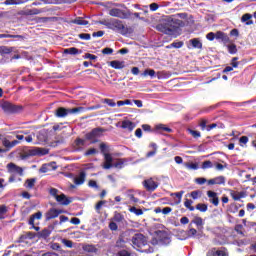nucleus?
Masks as SVG:
<instances>
[{
	"label": "nucleus",
	"instance_id": "f257e3e1",
	"mask_svg": "<svg viewBox=\"0 0 256 256\" xmlns=\"http://www.w3.org/2000/svg\"><path fill=\"white\" fill-rule=\"evenodd\" d=\"M183 25H185L183 20L174 18L158 24L156 26V29L157 31H160V33H164L165 35H175L179 27H183Z\"/></svg>",
	"mask_w": 256,
	"mask_h": 256
},
{
	"label": "nucleus",
	"instance_id": "f03ea898",
	"mask_svg": "<svg viewBox=\"0 0 256 256\" xmlns=\"http://www.w3.org/2000/svg\"><path fill=\"white\" fill-rule=\"evenodd\" d=\"M100 25H105L108 29L112 31H117L121 35H129V33H133V30L129 27L125 26V23L119 19H112L110 22H100Z\"/></svg>",
	"mask_w": 256,
	"mask_h": 256
},
{
	"label": "nucleus",
	"instance_id": "7ed1b4c3",
	"mask_svg": "<svg viewBox=\"0 0 256 256\" xmlns=\"http://www.w3.org/2000/svg\"><path fill=\"white\" fill-rule=\"evenodd\" d=\"M115 7H124L126 10H121L119 8H112L109 10L110 17H117L118 19H129L131 17V10L127 9L124 4L116 3Z\"/></svg>",
	"mask_w": 256,
	"mask_h": 256
},
{
	"label": "nucleus",
	"instance_id": "20e7f679",
	"mask_svg": "<svg viewBox=\"0 0 256 256\" xmlns=\"http://www.w3.org/2000/svg\"><path fill=\"white\" fill-rule=\"evenodd\" d=\"M81 111H85L84 107H76V108H65V107H59L55 111V115L59 117L60 119H63L67 117V115H77V113H81Z\"/></svg>",
	"mask_w": 256,
	"mask_h": 256
},
{
	"label": "nucleus",
	"instance_id": "39448f33",
	"mask_svg": "<svg viewBox=\"0 0 256 256\" xmlns=\"http://www.w3.org/2000/svg\"><path fill=\"white\" fill-rule=\"evenodd\" d=\"M103 133H105V129L102 127H97L92 129L90 132L85 134V139L87 141H91V143L95 144L99 142V137H102Z\"/></svg>",
	"mask_w": 256,
	"mask_h": 256
},
{
	"label": "nucleus",
	"instance_id": "423d86ee",
	"mask_svg": "<svg viewBox=\"0 0 256 256\" xmlns=\"http://www.w3.org/2000/svg\"><path fill=\"white\" fill-rule=\"evenodd\" d=\"M2 111H4V113H8V114H15V113H21V111H23V106L22 105H17V104H13L9 101H5L0 105Z\"/></svg>",
	"mask_w": 256,
	"mask_h": 256
},
{
	"label": "nucleus",
	"instance_id": "0eeeda50",
	"mask_svg": "<svg viewBox=\"0 0 256 256\" xmlns=\"http://www.w3.org/2000/svg\"><path fill=\"white\" fill-rule=\"evenodd\" d=\"M132 247L139 251V249H142V247H145L147 245V237L143 235L142 233H136L132 236Z\"/></svg>",
	"mask_w": 256,
	"mask_h": 256
},
{
	"label": "nucleus",
	"instance_id": "6e6552de",
	"mask_svg": "<svg viewBox=\"0 0 256 256\" xmlns=\"http://www.w3.org/2000/svg\"><path fill=\"white\" fill-rule=\"evenodd\" d=\"M62 213H65V210L57 209V208H50L45 213V221H51V219H57V217L62 215Z\"/></svg>",
	"mask_w": 256,
	"mask_h": 256
},
{
	"label": "nucleus",
	"instance_id": "1a4fd4ad",
	"mask_svg": "<svg viewBox=\"0 0 256 256\" xmlns=\"http://www.w3.org/2000/svg\"><path fill=\"white\" fill-rule=\"evenodd\" d=\"M42 218H43V212L38 211L30 216L28 225H31V229H34L35 231H39L41 228L39 226H35V219L39 221Z\"/></svg>",
	"mask_w": 256,
	"mask_h": 256
},
{
	"label": "nucleus",
	"instance_id": "9d476101",
	"mask_svg": "<svg viewBox=\"0 0 256 256\" xmlns=\"http://www.w3.org/2000/svg\"><path fill=\"white\" fill-rule=\"evenodd\" d=\"M143 186L147 191L153 192L159 187V184H157V182H155L153 178H149L143 181Z\"/></svg>",
	"mask_w": 256,
	"mask_h": 256
},
{
	"label": "nucleus",
	"instance_id": "9b49d317",
	"mask_svg": "<svg viewBox=\"0 0 256 256\" xmlns=\"http://www.w3.org/2000/svg\"><path fill=\"white\" fill-rule=\"evenodd\" d=\"M57 203H60V205H71L73 203V198L67 197V195L61 193L60 195L56 196Z\"/></svg>",
	"mask_w": 256,
	"mask_h": 256
},
{
	"label": "nucleus",
	"instance_id": "f8f14e48",
	"mask_svg": "<svg viewBox=\"0 0 256 256\" xmlns=\"http://www.w3.org/2000/svg\"><path fill=\"white\" fill-rule=\"evenodd\" d=\"M207 197L212 205L214 207H219V196H217V192L208 190L207 191Z\"/></svg>",
	"mask_w": 256,
	"mask_h": 256
},
{
	"label": "nucleus",
	"instance_id": "ddd939ff",
	"mask_svg": "<svg viewBox=\"0 0 256 256\" xmlns=\"http://www.w3.org/2000/svg\"><path fill=\"white\" fill-rule=\"evenodd\" d=\"M206 256H229V254H227L225 248H212L207 252Z\"/></svg>",
	"mask_w": 256,
	"mask_h": 256
},
{
	"label": "nucleus",
	"instance_id": "4468645a",
	"mask_svg": "<svg viewBox=\"0 0 256 256\" xmlns=\"http://www.w3.org/2000/svg\"><path fill=\"white\" fill-rule=\"evenodd\" d=\"M2 145H3V147H5L6 151H11V149H13V147H17V145H19V140L9 141V139L4 138L2 140Z\"/></svg>",
	"mask_w": 256,
	"mask_h": 256
},
{
	"label": "nucleus",
	"instance_id": "2eb2a0df",
	"mask_svg": "<svg viewBox=\"0 0 256 256\" xmlns=\"http://www.w3.org/2000/svg\"><path fill=\"white\" fill-rule=\"evenodd\" d=\"M43 13V10L33 8V9H27V10H22L18 12V15H24L26 17L32 16V15H41Z\"/></svg>",
	"mask_w": 256,
	"mask_h": 256
},
{
	"label": "nucleus",
	"instance_id": "dca6fc26",
	"mask_svg": "<svg viewBox=\"0 0 256 256\" xmlns=\"http://www.w3.org/2000/svg\"><path fill=\"white\" fill-rule=\"evenodd\" d=\"M155 133H173V129L167 127L165 124H157L154 128Z\"/></svg>",
	"mask_w": 256,
	"mask_h": 256
},
{
	"label": "nucleus",
	"instance_id": "f3484780",
	"mask_svg": "<svg viewBox=\"0 0 256 256\" xmlns=\"http://www.w3.org/2000/svg\"><path fill=\"white\" fill-rule=\"evenodd\" d=\"M113 167V156L109 153H104L103 169H111Z\"/></svg>",
	"mask_w": 256,
	"mask_h": 256
},
{
	"label": "nucleus",
	"instance_id": "a211bd4d",
	"mask_svg": "<svg viewBox=\"0 0 256 256\" xmlns=\"http://www.w3.org/2000/svg\"><path fill=\"white\" fill-rule=\"evenodd\" d=\"M8 173H23V168L17 166L15 163L10 162L7 164Z\"/></svg>",
	"mask_w": 256,
	"mask_h": 256
},
{
	"label": "nucleus",
	"instance_id": "6ab92c4d",
	"mask_svg": "<svg viewBox=\"0 0 256 256\" xmlns=\"http://www.w3.org/2000/svg\"><path fill=\"white\" fill-rule=\"evenodd\" d=\"M158 241H160V243H169V236L167 234V232L162 231V230H158L156 232Z\"/></svg>",
	"mask_w": 256,
	"mask_h": 256
},
{
	"label": "nucleus",
	"instance_id": "aec40b11",
	"mask_svg": "<svg viewBox=\"0 0 256 256\" xmlns=\"http://www.w3.org/2000/svg\"><path fill=\"white\" fill-rule=\"evenodd\" d=\"M108 65L112 67V69H125V61L112 60L108 62Z\"/></svg>",
	"mask_w": 256,
	"mask_h": 256
},
{
	"label": "nucleus",
	"instance_id": "412c9836",
	"mask_svg": "<svg viewBox=\"0 0 256 256\" xmlns=\"http://www.w3.org/2000/svg\"><path fill=\"white\" fill-rule=\"evenodd\" d=\"M216 39L222 43H229V36L223 31L216 32Z\"/></svg>",
	"mask_w": 256,
	"mask_h": 256
},
{
	"label": "nucleus",
	"instance_id": "4be33fe9",
	"mask_svg": "<svg viewBox=\"0 0 256 256\" xmlns=\"http://www.w3.org/2000/svg\"><path fill=\"white\" fill-rule=\"evenodd\" d=\"M122 129H128V131H133L135 129V123H133L131 120H124L122 121L121 125Z\"/></svg>",
	"mask_w": 256,
	"mask_h": 256
},
{
	"label": "nucleus",
	"instance_id": "5701e85b",
	"mask_svg": "<svg viewBox=\"0 0 256 256\" xmlns=\"http://www.w3.org/2000/svg\"><path fill=\"white\" fill-rule=\"evenodd\" d=\"M230 197H232L234 201H240L243 199V197H245V193L232 190L230 191Z\"/></svg>",
	"mask_w": 256,
	"mask_h": 256
},
{
	"label": "nucleus",
	"instance_id": "b1692460",
	"mask_svg": "<svg viewBox=\"0 0 256 256\" xmlns=\"http://www.w3.org/2000/svg\"><path fill=\"white\" fill-rule=\"evenodd\" d=\"M53 165H56V163H55V162H52V163H50V164H43V165L41 166V168L39 169V172H40V173H48V171H51V167H52L53 169H57V167H56V166H53Z\"/></svg>",
	"mask_w": 256,
	"mask_h": 256
},
{
	"label": "nucleus",
	"instance_id": "393cba45",
	"mask_svg": "<svg viewBox=\"0 0 256 256\" xmlns=\"http://www.w3.org/2000/svg\"><path fill=\"white\" fill-rule=\"evenodd\" d=\"M85 177H87V174L80 172L79 176L74 179L75 185H83L85 183Z\"/></svg>",
	"mask_w": 256,
	"mask_h": 256
},
{
	"label": "nucleus",
	"instance_id": "a878e982",
	"mask_svg": "<svg viewBox=\"0 0 256 256\" xmlns=\"http://www.w3.org/2000/svg\"><path fill=\"white\" fill-rule=\"evenodd\" d=\"M51 235V228H44L42 231L37 233V237L39 239H47Z\"/></svg>",
	"mask_w": 256,
	"mask_h": 256
},
{
	"label": "nucleus",
	"instance_id": "bb28decb",
	"mask_svg": "<svg viewBox=\"0 0 256 256\" xmlns=\"http://www.w3.org/2000/svg\"><path fill=\"white\" fill-rule=\"evenodd\" d=\"M251 19H253V15H251L250 13H246L242 15L241 22L246 23V25H253V20Z\"/></svg>",
	"mask_w": 256,
	"mask_h": 256
},
{
	"label": "nucleus",
	"instance_id": "cd10ccee",
	"mask_svg": "<svg viewBox=\"0 0 256 256\" xmlns=\"http://www.w3.org/2000/svg\"><path fill=\"white\" fill-rule=\"evenodd\" d=\"M190 44L192 45L193 49H203V43L199 38H193L190 40Z\"/></svg>",
	"mask_w": 256,
	"mask_h": 256
},
{
	"label": "nucleus",
	"instance_id": "c85d7f7f",
	"mask_svg": "<svg viewBox=\"0 0 256 256\" xmlns=\"http://www.w3.org/2000/svg\"><path fill=\"white\" fill-rule=\"evenodd\" d=\"M79 53H81V50H78L75 47L66 48L63 50L64 55H79Z\"/></svg>",
	"mask_w": 256,
	"mask_h": 256
},
{
	"label": "nucleus",
	"instance_id": "c756f323",
	"mask_svg": "<svg viewBox=\"0 0 256 256\" xmlns=\"http://www.w3.org/2000/svg\"><path fill=\"white\" fill-rule=\"evenodd\" d=\"M125 163H127V159L125 158H119L112 167H115L116 169H123L125 167Z\"/></svg>",
	"mask_w": 256,
	"mask_h": 256
},
{
	"label": "nucleus",
	"instance_id": "7c9ffc66",
	"mask_svg": "<svg viewBox=\"0 0 256 256\" xmlns=\"http://www.w3.org/2000/svg\"><path fill=\"white\" fill-rule=\"evenodd\" d=\"M209 120L202 118L199 121L198 126L200 127L201 131H207V128L209 127Z\"/></svg>",
	"mask_w": 256,
	"mask_h": 256
},
{
	"label": "nucleus",
	"instance_id": "2f4dec72",
	"mask_svg": "<svg viewBox=\"0 0 256 256\" xmlns=\"http://www.w3.org/2000/svg\"><path fill=\"white\" fill-rule=\"evenodd\" d=\"M114 247L116 249H125V247H127V242L123 238H120L116 241Z\"/></svg>",
	"mask_w": 256,
	"mask_h": 256
},
{
	"label": "nucleus",
	"instance_id": "473e14b6",
	"mask_svg": "<svg viewBox=\"0 0 256 256\" xmlns=\"http://www.w3.org/2000/svg\"><path fill=\"white\" fill-rule=\"evenodd\" d=\"M0 39H25V37L21 35L0 34Z\"/></svg>",
	"mask_w": 256,
	"mask_h": 256
},
{
	"label": "nucleus",
	"instance_id": "72a5a7b5",
	"mask_svg": "<svg viewBox=\"0 0 256 256\" xmlns=\"http://www.w3.org/2000/svg\"><path fill=\"white\" fill-rule=\"evenodd\" d=\"M113 221L115 223H123V221H125V216H123V214H121L119 212H115L114 217H113Z\"/></svg>",
	"mask_w": 256,
	"mask_h": 256
},
{
	"label": "nucleus",
	"instance_id": "f704fd0d",
	"mask_svg": "<svg viewBox=\"0 0 256 256\" xmlns=\"http://www.w3.org/2000/svg\"><path fill=\"white\" fill-rule=\"evenodd\" d=\"M197 211H200V213H207V209H209V206L205 203H198L196 205Z\"/></svg>",
	"mask_w": 256,
	"mask_h": 256
},
{
	"label": "nucleus",
	"instance_id": "c9c22d12",
	"mask_svg": "<svg viewBox=\"0 0 256 256\" xmlns=\"http://www.w3.org/2000/svg\"><path fill=\"white\" fill-rule=\"evenodd\" d=\"M83 251H85L86 253H97V248L95 247V245H85L83 246Z\"/></svg>",
	"mask_w": 256,
	"mask_h": 256
},
{
	"label": "nucleus",
	"instance_id": "e433bc0d",
	"mask_svg": "<svg viewBox=\"0 0 256 256\" xmlns=\"http://www.w3.org/2000/svg\"><path fill=\"white\" fill-rule=\"evenodd\" d=\"M9 53H13V48L0 46V55H9Z\"/></svg>",
	"mask_w": 256,
	"mask_h": 256
},
{
	"label": "nucleus",
	"instance_id": "4c0bfd02",
	"mask_svg": "<svg viewBox=\"0 0 256 256\" xmlns=\"http://www.w3.org/2000/svg\"><path fill=\"white\" fill-rule=\"evenodd\" d=\"M183 47V41L173 42L172 44L166 46V49H181Z\"/></svg>",
	"mask_w": 256,
	"mask_h": 256
},
{
	"label": "nucleus",
	"instance_id": "58836bf2",
	"mask_svg": "<svg viewBox=\"0 0 256 256\" xmlns=\"http://www.w3.org/2000/svg\"><path fill=\"white\" fill-rule=\"evenodd\" d=\"M73 23L75 25H84V26L89 25V21L84 20L82 17L76 18L75 20H73Z\"/></svg>",
	"mask_w": 256,
	"mask_h": 256
},
{
	"label": "nucleus",
	"instance_id": "ea45409f",
	"mask_svg": "<svg viewBox=\"0 0 256 256\" xmlns=\"http://www.w3.org/2000/svg\"><path fill=\"white\" fill-rule=\"evenodd\" d=\"M187 132L189 133V135L193 136L194 139H199L201 137V132L197 130L188 128Z\"/></svg>",
	"mask_w": 256,
	"mask_h": 256
},
{
	"label": "nucleus",
	"instance_id": "a19ab883",
	"mask_svg": "<svg viewBox=\"0 0 256 256\" xmlns=\"http://www.w3.org/2000/svg\"><path fill=\"white\" fill-rule=\"evenodd\" d=\"M129 211H130V213H134V215H137V217L143 215V210L139 209V208H137L135 206L130 207Z\"/></svg>",
	"mask_w": 256,
	"mask_h": 256
},
{
	"label": "nucleus",
	"instance_id": "79ce46f5",
	"mask_svg": "<svg viewBox=\"0 0 256 256\" xmlns=\"http://www.w3.org/2000/svg\"><path fill=\"white\" fill-rule=\"evenodd\" d=\"M184 206L186 209H189V211H195V207L193 206V200L186 199L184 202Z\"/></svg>",
	"mask_w": 256,
	"mask_h": 256
},
{
	"label": "nucleus",
	"instance_id": "37998d69",
	"mask_svg": "<svg viewBox=\"0 0 256 256\" xmlns=\"http://www.w3.org/2000/svg\"><path fill=\"white\" fill-rule=\"evenodd\" d=\"M36 181H37V179H35V178L27 179L25 182L27 189H33V187H35Z\"/></svg>",
	"mask_w": 256,
	"mask_h": 256
},
{
	"label": "nucleus",
	"instance_id": "c03bdc74",
	"mask_svg": "<svg viewBox=\"0 0 256 256\" xmlns=\"http://www.w3.org/2000/svg\"><path fill=\"white\" fill-rule=\"evenodd\" d=\"M192 223H194V225H196L197 227H203V218L195 216L192 220Z\"/></svg>",
	"mask_w": 256,
	"mask_h": 256
},
{
	"label": "nucleus",
	"instance_id": "a18cd8bd",
	"mask_svg": "<svg viewBox=\"0 0 256 256\" xmlns=\"http://www.w3.org/2000/svg\"><path fill=\"white\" fill-rule=\"evenodd\" d=\"M48 193L49 195H51V197H54L55 199L59 197V190L57 188H53V187L49 188Z\"/></svg>",
	"mask_w": 256,
	"mask_h": 256
},
{
	"label": "nucleus",
	"instance_id": "49530a36",
	"mask_svg": "<svg viewBox=\"0 0 256 256\" xmlns=\"http://www.w3.org/2000/svg\"><path fill=\"white\" fill-rule=\"evenodd\" d=\"M201 195H203L201 190L192 191L190 193V197H192L194 200L201 198Z\"/></svg>",
	"mask_w": 256,
	"mask_h": 256
},
{
	"label": "nucleus",
	"instance_id": "de8ad7c7",
	"mask_svg": "<svg viewBox=\"0 0 256 256\" xmlns=\"http://www.w3.org/2000/svg\"><path fill=\"white\" fill-rule=\"evenodd\" d=\"M239 143L241 147H246L247 143H249V137L247 136H242L239 138Z\"/></svg>",
	"mask_w": 256,
	"mask_h": 256
},
{
	"label": "nucleus",
	"instance_id": "09e8293b",
	"mask_svg": "<svg viewBox=\"0 0 256 256\" xmlns=\"http://www.w3.org/2000/svg\"><path fill=\"white\" fill-rule=\"evenodd\" d=\"M105 203H107V201L105 200H100L96 205H95V211L97 213H101V207H103V205H105Z\"/></svg>",
	"mask_w": 256,
	"mask_h": 256
},
{
	"label": "nucleus",
	"instance_id": "8fccbe9b",
	"mask_svg": "<svg viewBox=\"0 0 256 256\" xmlns=\"http://www.w3.org/2000/svg\"><path fill=\"white\" fill-rule=\"evenodd\" d=\"M9 210L7 209V207L5 205H1L0 206V219H5V214L8 212Z\"/></svg>",
	"mask_w": 256,
	"mask_h": 256
},
{
	"label": "nucleus",
	"instance_id": "3c124183",
	"mask_svg": "<svg viewBox=\"0 0 256 256\" xmlns=\"http://www.w3.org/2000/svg\"><path fill=\"white\" fill-rule=\"evenodd\" d=\"M231 65H232L233 69H237V67H239V65H241V62H239V58L238 57L232 58Z\"/></svg>",
	"mask_w": 256,
	"mask_h": 256
},
{
	"label": "nucleus",
	"instance_id": "603ef678",
	"mask_svg": "<svg viewBox=\"0 0 256 256\" xmlns=\"http://www.w3.org/2000/svg\"><path fill=\"white\" fill-rule=\"evenodd\" d=\"M212 167H213V162H211L210 160L204 161L201 166L202 169H211Z\"/></svg>",
	"mask_w": 256,
	"mask_h": 256
},
{
	"label": "nucleus",
	"instance_id": "864d4df0",
	"mask_svg": "<svg viewBox=\"0 0 256 256\" xmlns=\"http://www.w3.org/2000/svg\"><path fill=\"white\" fill-rule=\"evenodd\" d=\"M228 53H230V55H235V53H237V45H228Z\"/></svg>",
	"mask_w": 256,
	"mask_h": 256
},
{
	"label": "nucleus",
	"instance_id": "5fc2aeb1",
	"mask_svg": "<svg viewBox=\"0 0 256 256\" xmlns=\"http://www.w3.org/2000/svg\"><path fill=\"white\" fill-rule=\"evenodd\" d=\"M103 103H106V105H109V107H115L117 105L113 99L109 98L103 99Z\"/></svg>",
	"mask_w": 256,
	"mask_h": 256
},
{
	"label": "nucleus",
	"instance_id": "6e6d98bb",
	"mask_svg": "<svg viewBox=\"0 0 256 256\" xmlns=\"http://www.w3.org/2000/svg\"><path fill=\"white\" fill-rule=\"evenodd\" d=\"M185 167H187V169H193L194 171H197V169H199V164H197V163H186Z\"/></svg>",
	"mask_w": 256,
	"mask_h": 256
},
{
	"label": "nucleus",
	"instance_id": "4d7b16f0",
	"mask_svg": "<svg viewBox=\"0 0 256 256\" xmlns=\"http://www.w3.org/2000/svg\"><path fill=\"white\" fill-rule=\"evenodd\" d=\"M215 179L216 185H225V177L224 176H218Z\"/></svg>",
	"mask_w": 256,
	"mask_h": 256
},
{
	"label": "nucleus",
	"instance_id": "13d9d810",
	"mask_svg": "<svg viewBox=\"0 0 256 256\" xmlns=\"http://www.w3.org/2000/svg\"><path fill=\"white\" fill-rule=\"evenodd\" d=\"M79 39H82L84 41H89L91 39V34L89 33H81L78 35Z\"/></svg>",
	"mask_w": 256,
	"mask_h": 256
},
{
	"label": "nucleus",
	"instance_id": "bf43d9fd",
	"mask_svg": "<svg viewBox=\"0 0 256 256\" xmlns=\"http://www.w3.org/2000/svg\"><path fill=\"white\" fill-rule=\"evenodd\" d=\"M62 243H63V245H65V247H68V249H73V241L63 239Z\"/></svg>",
	"mask_w": 256,
	"mask_h": 256
},
{
	"label": "nucleus",
	"instance_id": "052dcab7",
	"mask_svg": "<svg viewBox=\"0 0 256 256\" xmlns=\"http://www.w3.org/2000/svg\"><path fill=\"white\" fill-rule=\"evenodd\" d=\"M76 147H85V140L81 138H77L75 140Z\"/></svg>",
	"mask_w": 256,
	"mask_h": 256
},
{
	"label": "nucleus",
	"instance_id": "680f3d73",
	"mask_svg": "<svg viewBox=\"0 0 256 256\" xmlns=\"http://www.w3.org/2000/svg\"><path fill=\"white\" fill-rule=\"evenodd\" d=\"M84 59H90L91 61H95L97 59V56L91 53H86L83 55Z\"/></svg>",
	"mask_w": 256,
	"mask_h": 256
},
{
	"label": "nucleus",
	"instance_id": "e2e57ef3",
	"mask_svg": "<svg viewBox=\"0 0 256 256\" xmlns=\"http://www.w3.org/2000/svg\"><path fill=\"white\" fill-rule=\"evenodd\" d=\"M102 54L103 55H113V49L106 47V48L102 49Z\"/></svg>",
	"mask_w": 256,
	"mask_h": 256
},
{
	"label": "nucleus",
	"instance_id": "0e129e2a",
	"mask_svg": "<svg viewBox=\"0 0 256 256\" xmlns=\"http://www.w3.org/2000/svg\"><path fill=\"white\" fill-rule=\"evenodd\" d=\"M144 75L145 76L149 75V77H155V70H153V69H146L144 71Z\"/></svg>",
	"mask_w": 256,
	"mask_h": 256
},
{
	"label": "nucleus",
	"instance_id": "69168bd1",
	"mask_svg": "<svg viewBox=\"0 0 256 256\" xmlns=\"http://www.w3.org/2000/svg\"><path fill=\"white\" fill-rule=\"evenodd\" d=\"M109 229H110V231H117V229H119V226H117V223L115 221L110 222L109 223Z\"/></svg>",
	"mask_w": 256,
	"mask_h": 256
},
{
	"label": "nucleus",
	"instance_id": "338daca9",
	"mask_svg": "<svg viewBox=\"0 0 256 256\" xmlns=\"http://www.w3.org/2000/svg\"><path fill=\"white\" fill-rule=\"evenodd\" d=\"M96 153H97V149H95V148H90V149H88V150L85 152V155H86V157H89V155H96Z\"/></svg>",
	"mask_w": 256,
	"mask_h": 256
},
{
	"label": "nucleus",
	"instance_id": "774afa93",
	"mask_svg": "<svg viewBox=\"0 0 256 256\" xmlns=\"http://www.w3.org/2000/svg\"><path fill=\"white\" fill-rule=\"evenodd\" d=\"M117 256H131V253L125 249L123 250H120L118 253H117Z\"/></svg>",
	"mask_w": 256,
	"mask_h": 256
}]
</instances>
